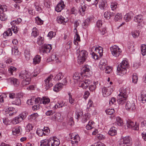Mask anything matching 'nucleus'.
<instances>
[{
  "mask_svg": "<svg viewBox=\"0 0 146 146\" xmlns=\"http://www.w3.org/2000/svg\"><path fill=\"white\" fill-rule=\"evenodd\" d=\"M31 75L30 73L25 70H23L19 73V78L21 79H24L22 82V84L23 86H25L30 84L31 81Z\"/></svg>",
  "mask_w": 146,
  "mask_h": 146,
  "instance_id": "1",
  "label": "nucleus"
},
{
  "mask_svg": "<svg viewBox=\"0 0 146 146\" xmlns=\"http://www.w3.org/2000/svg\"><path fill=\"white\" fill-rule=\"evenodd\" d=\"M129 64L128 62L126 60H123L117 67V74L121 76H122L125 74L127 72Z\"/></svg>",
  "mask_w": 146,
  "mask_h": 146,
  "instance_id": "2",
  "label": "nucleus"
},
{
  "mask_svg": "<svg viewBox=\"0 0 146 146\" xmlns=\"http://www.w3.org/2000/svg\"><path fill=\"white\" fill-rule=\"evenodd\" d=\"M90 54L92 58L95 60H98L103 54V48L100 46L96 47H93L91 49Z\"/></svg>",
  "mask_w": 146,
  "mask_h": 146,
  "instance_id": "3",
  "label": "nucleus"
},
{
  "mask_svg": "<svg viewBox=\"0 0 146 146\" xmlns=\"http://www.w3.org/2000/svg\"><path fill=\"white\" fill-rule=\"evenodd\" d=\"M77 52L79 53L78 61L80 64H82L85 62L88 57V52L86 50H77Z\"/></svg>",
  "mask_w": 146,
  "mask_h": 146,
  "instance_id": "4",
  "label": "nucleus"
},
{
  "mask_svg": "<svg viewBox=\"0 0 146 146\" xmlns=\"http://www.w3.org/2000/svg\"><path fill=\"white\" fill-rule=\"evenodd\" d=\"M121 141L119 143V146H131L132 145V139L129 136H122Z\"/></svg>",
  "mask_w": 146,
  "mask_h": 146,
  "instance_id": "5",
  "label": "nucleus"
},
{
  "mask_svg": "<svg viewBox=\"0 0 146 146\" xmlns=\"http://www.w3.org/2000/svg\"><path fill=\"white\" fill-rule=\"evenodd\" d=\"M27 113L25 112H23L19 114L13 119L12 121V123L14 124H16L21 122L27 117Z\"/></svg>",
  "mask_w": 146,
  "mask_h": 146,
  "instance_id": "6",
  "label": "nucleus"
},
{
  "mask_svg": "<svg viewBox=\"0 0 146 146\" xmlns=\"http://www.w3.org/2000/svg\"><path fill=\"white\" fill-rule=\"evenodd\" d=\"M110 50L112 55L115 57H118L121 52V49L118 46L114 45L110 48Z\"/></svg>",
  "mask_w": 146,
  "mask_h": 146,
  "instance_id": "7",
  "label": "nucleus"
},
{
  "mask_svg": "<svg viewBox=\"0 0 146 146\" xmlns=\"http://www.w3.org/2000/svg\"><path fill=\"white\" fill-rule=\"evenodd\" d=\"M90 67L87 65H84L81 70V72L83 74H85L86 76L88 77H90L92 74L90 70Z\"/></svg>",
  "mask_w": 146,
  "mask_h": 146,
  "instance_id": "8",
  "label": "nucleus"
},
{
  "mask_svg": "<svg viewBox=\"0 0 146 146\" xmlns=\"http://www.w3.org/2000/svg\"><path fill=\"white\" fill-rule=\"evenodd\" d=\"M50 146H58L60 143L59 139L56 137H53L49 138Z\"/></svg>",
  "mask_w": 146,
  "mask_h": 146,
  "instance_id": "9",
  "label": "nucleus"
},
{
  "mask_svg": "<svg viewBox=\"0 0 146 146\" xmlns=\"http://www.w3.org/2000/svg\"><path fill=\"white\" fill-rule=\"evenodd\" d=\"M52 76L50 75L44 80L45 86L46 90L48 89L53 86V84L52 82Z\"/></svg>",
  "mask_w": 146,
  "mask_h": 146,
  "instance_id": "10",
  "label": "nucleus"
},
{
  "mask_svg": "<svg viewBox=\"0 0 146 146\" xmlns=\"http://www.w3.org/2000/svg\"><path fill=\"white\" fill-rule=\"evenodd\" d=\"M91 81L88 79H85L82 81H80L79 86L82 87L83 89H86L90 84Z\"/></svg>",
  "mask_w": 146,
  "mask_h": 146,
  "instance_id": "11",
  "label": "nucleus"
},
{
  "mask_svg": "<svg viewBox=\"0 0 146 146\" xmlns=\"http://www.w3.org/2000/svg\"><path fill=\"white\" fill-rule=\"evenodd\" d=\"M113 91V90L111 89V86L108 87H104L102 88V94L104 97L110 95Z\"/></svg>",
  "mask_w": 146,
  "mask_h": 146,
  "instance_id": "12",
  "label": "nucleus"
},
{
  "mask_svg": "<svg viewBox=\"0 0 146 146\" xmlns=\"http://www.w3.org/2000/svg\"><path fill=\"white\" fill-rule=\"evenodd\" d=\"M126 122L127 126L128 128L134 130L137 129L138 125L136 123H134L133 121L129 119L127 120Z\"/></svg>",
  "mask_w": 146,
  "mask_h": 146,
  "instance_id": "13",
  "label": "nucleus"
},
{
  "mask_svg": "<svg viewBox=\"0 0 146 146\" xmlns=\"http://www.w3.org/2000/svg\"><path fill=\"white\" fill-rule=\"evenodd\" d=\"M125 108L128 111H133L135 109V104L133 101L127 102L126 104Z\"/></svg>",
  "mask_w": 146,
  "mask_h": 146,
  "instance_id": "14",
  "label": "nucleus"
},
{
  "mask_svg": "<svg viewBox=\"0 0 146 146\" xmlns=\"http://www.w3.org/2000/svg\"><path fill=\"white\" fill-rule=\"evenodd\" d=\"M65 6L63 1H61L55 7V10L57 12H60L63 9Z\"/></svg>",
  "mask_w": 146,
  "mask_h": 146,
  "instance_id": "15",
  "label": "nucleus"
},
{
  "mask_svg": "<svg viewBox=\"0 0 146 146\" xmlns=\"http://www.w3.org/2000/svg\"><path fill=\"white\" fill-rule=\"evenodd\" d=\"M80 137L77 135L72 138L71 141L72 144L74 145L73 146H76L77 145L78 143L80 141Z\"/></svg>",
  "mask_w": 146,
  "mask_h": 146,
  "instance_id": "16",
  "label": "nucleus"
},
{
  "mask_svg": "<svg viewBox=\"0 0 146 146\" xmlns=\"http://www.w3.org/2000/svg\"><path fill=\"white\" fill-rule=\"evenodd\" d=\"M107 65V62L106 60L105 59H102L100 62L99 66L101 70L104 69L106 66Z\"/></svg>",
  "mask_w": 146,
  "mask_h": 146,
  "instance_id": "17",
  "label": "nucleus"
},
{
  "mask_svg": "<svg viewBox=\"0 0 146 146\" xmlns=\"http://www.w3.org/2000/svg\"><path fill=\"white\" fill-rule=\"evenodd\" d=\"M139 100L143 103H146V92L142 91L141 92V95L138 97Z\"/></svg>",
  "mask_w": 146,
  "mask_h": 146,
  "instance_id": "18",
  "label": "nucleus"
},
{
  "mask_svg": "<svg viewBox=\"0 0 146 146\" xmlns=\"http://www.w3.org/2000/svg\"><path fill=\"white\" fill-rule=\"evenodd\" d=\"M22 131V128L21 127L16 126L13 128L12 133L13 135H15L20 133Z\"/></svg>",
  "mask_w": 146,
  "mask_h": 146,
  "instance_id": "19",
  "label": "nucleus"
},
{
  "mask_svg": "<svg viewBox=\"0 0 146 146\" xmlns=\"http://www.w3.org/2000/svg\"><path fill=\"white\" fill-rule=\"evenodd\" d=\"M119 92L120 93L118 95V96H121L127 98V94L126 88H121L119 90Z\"/></svg>",
  "mask_w": 146,
  "mask_h": 146,
  "instance_id": "20",
  "label": "nucleus"
},
{
  "mask_svg": "<svg viewBox=\"0 0 146 146\" xmlns=\"http://www.w3.org/2000/svg\"><path fill=\"white\" fill-rule=\"evenodd\" d=\"M107 7V4L106 1L102 0L100 2L99 7L102 10H106Z\"/></svg>",
  "mask_w": 146,
  "mask_h": 146,
  "instance_id": "21",
  "label": "nucleus"
},
{
  "mask_svg": "<svg viewBox=\"0 0 146 146\" xmlns=\"http://www.w3.org/2000/svg\"><path fill=\"white\" fill-rule=\"evenodd\" d=\"M133 13L132 12H130L126 13L124 17V19L125 21L128 22L133 18Z\"/></svg>",
  "mask_w": 146,
  "mask_h": 146,
  "instance_id": "22",
  "label": "nucleus"
},
{
  "mask_svg": "<svg viewBox=\"0 0 146 146\" xmlns=\"http://www.w3.org/2000/svg\"><path fill=\"white\" fill-rule=\"evenodd\" d=\"M57 21L59 24H62L64 25L67 22V20H65V18L61 16H59L57 17Z\"/></svg>",
  "mask_w": 146,
  "mask_h": 146,
  "instance_id": "23",
  "label": "nucleus"
},
{
  "mask_svg": "<svg viewBox=\"0 0 146 146\" xmlns=\"http://www.w3.org/2000/svg\"><path fill=\"white\" fill-rule=\"evenodd\" d=\"M127 98L121 96H117V102L119 104L123 105L125 102Z\"/></svg>",
  "mask_w": 146,
  "mask_h": 146,
  "instance_id": "24",
  "label": "nucleus"
},
{
  "mask_svg": "<svg viewBox=\"0 0 146 146\" xmlns=\"http://www.w3.org/2000/svg\"><path fill=\"white\" fill-rule=\"evenodd\" d=\"M65 105V103L62 101H58L57 103L54 106L53 109L55 110L58 108H62Z\"/></svg>",
  "mask_w": 146,
  "mask_h": 146,
  "instance_id": "25",
  "label": "nucleus"
},
{
  "mask_svg": "<svg viewBox=\"0 0 146 146\" xmlns=\"http://www.w3.org/2000/svg\"><path fill=\"white\" fill-rule=\"evenodd\" d=\"M40 146H50L49 139L42 140L40 141Z\"/></svg>",
  "mask_w": 146,
  "mask_h": 146,
  "instance_id": "26",
  "label": "nucleus"
},
{
  "mask_svg": "<svg viewBox=\"0 0 146 146\" xmlns=\"http://www.w3.org/2000/svg\"><path fill=\"white\" fill-rule=\"evenodd\" d=\"M41 60V57L39 55H36L33 59V64L36 65L39 63Z\"/></svg>",
  "mask_w": 146,
  "mask_h": 146,
  "instance_id": "27",
  "label": "nucleus"
},
{
  "mask_svg": "<svg viewBox=\"0 0 146 146\" xmlns=\"http://www.w3.org/2000/svg\"><path fill=\"white\" fill-rule=\"evenodd\" d=\"M91 19L90 18H87L85 20V21L82 24V26L84 29L86 28L89 25L90 22L91 21Z\"/></svg>",
  "mask_w": 146,
  "mask_h": 146,
  "instance_id": "28",
  "label": "nucleus"
},
{
  "mask_svg": "<svg viewBox=\"0 0 146 146\" xmlns=\"http://www.w3.org/2000/svg\"><path fill=\"white\" fill-rule=\"evenodd\" d=\"M114 127H111L108 132V133L111 136H113L117 134V131Z\"/></svg>",
  "mask_w": 146,
  "mask_h": 146,
  "instance_id": "29",
  "label": "nucleus"
},
{
  "mask_svg": "<svg viewBox=\"0 0 146 146\" xmlns=\"http://www.w3.org/2000/svg\"><path fill=\"white\" fill-rule=\"evenodd\" d=\"M143 18L142 15H138L135 16L134 19V20L137 23H139L142 21Z\"/></svg>",
  "mask_w": 146,
  "mask_h": 146,
  "instance_id": "30",
  "label": "nucleus"
},
{
  "mask_svg": "<svg viewBox=\"0 0 146 146\" xmlns=\"http://www.w3.org/2000/svg\"><path fill=\"white\" fill-rule=\"evenodd\" d=\"M87 9V6L84 5L82 6L79 9V12L81 15L83 16L84 15L85 12L86 11Z\"/></svg>",
  "mask_w": 146,
  "mask_h": 146,
  "instance_id": "31",
  "label": "nucleus"
},
{
  "mask_svg": "<svg viewBox=\"0 0 146 146\" xmlns=\"http://www.w3.org/2000/svg\"><path fill=\"white\" fill-rule=\"evenodd\" d=\"M123 16L121 13H117L115 15L114 20L115 21H120L122 18Z\"/></svg>",
  "mask_w": 146,
  "mask_h": 146,
  "instance_id": "32",
  "label": "nucleus"
},
{
  "mask_svg": "<svg viewBox=\"0 0 146 146\" xmlns=\"http://www.w3.org/2000/svg\"><path fill=\"white\" fill-rule=\"evenodd\" d=\"M10 81L11 83L16 86H18L19 84V82L18 80L15 78H12L10 79Z\"/></svg>",
  "mask_w": 146,
  "mask_h": 146,
  "instance_id": "33",
  "label": "nucleus"
},
{
  "mask_svg": "<svg viewBox=\"0 0 146 146\" xmlns=\"http://www.w3.org/2000/svg\"><path fill=\"white\" fill-rule=\"evenodd\" d=\"M41 103L44 104H48L50 102V100L48 98L46 97H43L41 99Z\"/></svg>",
  "mask_w": 146,
  "mask_h": 146,
  "instance_id": "34",
  "label": "nucleus"
},
{
  "mask_svg": "<svg viewBox=\"0 0 146 146\" xmlns=\"http://www.w3.org/2000/svg\"><path fill=\"white\" fill-rule=\"evenodd\" d=\"M50 57L51 61H55L57 63L60 62V60L56 56L55 54H52Z\"/></svg>",
  "mask_w": 146,
  "mask_h": 146,
  "instance_id": "35",
  "label": "nucleus"
},
{
  "mask_svg": "<svg viewBox=\"0 0 146 146\" xmlns=\"http://www.w3.org/2000/svg\"><path fill=\"white\" fill-rule=\"evenodd\" d=\"M38 29L36 27L33 28L32 29V32L31 33V36L35 37L37 36L38 35L37 32Z\"/></svg>",
  "mask_w": 146,
  "mask_h": 146,
  "instance_id": "36",
  "label": "nucleus"
},
{
  "mask_svg": "<svg viewBox=\"0 0 146 146\" xmlns=\"http://www.w3.org/2000/svg\"><path fill=\"white\" fill-rule=\"evenodd\" d=\"M94 122L92 121H90L88 124L86 125V127L87 129L90 130L92 129L93 127V124Z\"/></svg>",
  "mask_w": 146,
  "mask_h": 146,
  "instance_id": "37",
  "label": "nucleus"
},
{
  "mask_svg": "<svg viewBox=\"0 0 146 146\" xmlns=\"http://www.w3.org/2000/svg\"><path fill=\"white\" fill-rule=\"evenodd\" d=\"M21 21L22 20L20 18H18L15 20H13L10 23L11 25H16L18 24L21 22Z\"/></svg>",
  "mask_w": 146,
  "mask_h": 146,
  "instance_id": "38",
  "label": "nucleus"
},
{
  "mask_svg": "<svg viewBox=\"0 0 146 146\" xmlns=\"http://www.w3.org/2000/svg\"><path fill=\"white\" fill-rule=\"evenodd\" d=\"M116 120L119 126H121L123 125V121L120 117H116Z\"/></svg>",
  "mask_w": 146,
  "mask_h": 146,
  "instance_id": "39",
  "label": "nucleus"
},
{
  "mask_svg": "<svg viewBox=\"0 0 146 146\" xmlns=\"http://www.w3.org/2000/svg\"><path fill=\"white\" fill-rule=\"evenodd\" d=\"M12 54L14 55H18L19 54V52L18 50L17 47V46H15L12 49Z\"/></svg>",
  "mask_w": 146,
  "mask_h": 146,
  "instance_id": "40",
  "label": "nucleus"
},
{
  "mask_svg": "<svg viewBox=\"0 0 146 146\" xmlns=\"http://www.w3.org/2000/svg\"><path fill=\"white\" fill-rule=\"evenodd\" d=\"M141 50L142 55L144 56L146 54V45L142 44L141 46Z\"/></svg>",
  "mask_w": 146,
  "mask_h": 146,
  "instance_id": "41",
  "label": "nucleus"
},
{
  "mask_svg": "<svg viewBox=\"0 0 146 146\" xmlns=\"http://www.w3.org/2000/svg\"><path fill=\"white\" fill-rule=\"evenodd\" d=\"M64 75L61 72H60L57 74L55 78V79L56 80L59 81L61 80L63 77Z\"/></svg>",
  "mask_w": 146,
  "mask_h": 146,
  "instance_id": "42",
  "label": "nucleus"
},
{
  "mask_svg": "<svg viewBox=\"0 0 146 146\" xmlns=\"http://www.w3.org/2000/svg\"><path fill=\"white\" fill-rule=\"evenodd\" d=\"M7 10L6 6L4 5H0V14L3 13H5Z\"/></svg>",
  "mask_w": 146,
  "mask_h": 146,
  "instance_id": "43",
  "label": "nucleus"
},
{
  "mask_svg": "<svg viewBox=\"0 0 146 146\" xmlns=\"http://www.w3.org/2000/svg\"><path fill=\"white\" fill-rule=\"evenodd\" d=\"M98 82H94L93 85H91L89 86V89L91 91H93L95 90L96 88V85L98 84Z\"/></svg>",
  "mask_w": 146,
  "mask_h": 146,
  "instance_id": "44",
  "label": "nucleus"
},
{
  "mask_svg": "<svg viewBox=\"0 0 146 146\" xmlns=\"http://www.w3.org/2000/svg\"><path fill=\"white\" fill-rule=\"evenodd\" d=\"M117 7V2H112L111 3L110 7L112 10H115Z\"/></svg>",
  "mask_w": 146,
  "mask_h": 146,
  "instance_id": "45",
  "label": "nucleus"
},
{
  "mask_svg": "<svg viewBox=\"0 0 146 146\" xmlns=\"http://www.w3.org/2000/svg\"><path fill=\"white\" fill-rule=\"evenodd\" d=\"M138 78L136 74H133L132 75V81L133 83L134 84L137 83L138 81Z\"/></svg>",
  "mask_w": 146,
  "mask_h": 146,
  "instance_id": "46",
  "label": "nucleus"
},
{
  "mask_svg": "<svg viewBox=\"0 0 146 146\" xmlns=\"http://www.w3.org/2000/svg\"><path fill=\"white\" fill-rule=\"evenodd\" d=\"M81 75L78 73L76 72L74 74L73 78L74 80H78L80 79Z\"/></svg>",
  "mask_w": 146,
  "mask_h": 146,
  "instance_id": "47",
  "label": "nucleus"
},
{
  "mask_svg": "<svg viewBox=\"0 0 146 146\" xmlns=\"http://www.w3.org/2000/svg\"><path fill=\"white\" fill-rule=\"evenodd\" d=\"M11 29H9L3 33L4 36H11L12 35V33L11 31Z\"/></svg>",
  "mask_w": 146,
  "mask_h": 146,
  "instance_id": "48",
  "label": "nucleus"
},
{
  "mask_svg": "<svg viewBox=\"0 0 146 146\" xmlns=\"http://www.w3.org/2000/svg\"><path fill=\"white\" fill-rule=\"evenodd\" d=\"M35 23L38 25H41L43 24V21L38 17L35 18Z\"/></svg>",
  "mask_w": 146,
  "mask_h": 146,
  "instance_id": "49",
  "label": "nucleus"
},
{
  "mask_svg": "<svg viewBox=\"0 0 146 146\" xmlns=\"http://www.w3.org/2000/svg\"><path fill=\"white\" fill-rule=\"evenodd\" d=\"M43 37L39 36L37 39V43L39 45H41L44 43Z\"/></svg>",
  "mask_w": 146,
  "mask_h": 146,
  "instance_id": "50",
  "label": "nucleus"
},
{
  "mask_svg": "<svg viewBox=\"0 0 146 146\" xmlns=\"http://www.w3.org/2000/svg\"><path fill=\"white\" fill-rule=\"evenodd\" d=\"M68 94L69 96V103L71 104H73V103H74L75 101L74 99L72 98V96L71 95L70 92H68Z\"/></svg>",
  "mask_w": 146,
  "mask_h": 146,
  "instance_id": "51",
  "label": "nucleus"
},
{
  "mask_svg": "<svg viewBox=\"0 0 146 146\" xmlns=\"http://www.w3.org/2000/svg\"><path fill=\"white\" fill-rule=\"evenodd\" d=\"M7 19V16L5 13H3L0 14V19L2 21H5Z\"/></svg>",
  "mask_w": 146,
  "mask_h": 146,
  "instance_id": "52",
  "label": "nucleus"
},
{
  "mask_svg": "<svg viewBox=\"0 0 146 146\" xmlns=\"http://www.w3.org/2000/svg\"><path fill=\"white\" fill-rule=\"evenodd\" d=\"M74 39L75 42H74V43L76 45H77L76 42V41H80V36L78 34V33L77 32L76 33V34L75 35Z\"/></svg>",
  "mask_w": 146,
  "mask_h": 146,
  "instance_id": "53",
  "label": "nucleus"
},
{
  "mask_svg": "<svg viewBox=\"0 0 146 146\" xmlns=\"http://www.w3.org/2000/svg\"><path fill=\"white\" fill-rule=\"evenodd\" d=\"M105 111L107 114L111 115L114 112V110L113 109H108L106 110Z\"/></svg>",
  "mask_w": 146,
  "mask_h": 146,
  "instance_id": "54",
  "label": "nucleus"
},
{
  "mask_svg": "<svg viewBox=\"0 0 146 146\" xmlns=\"http://www.w3.org/2000/svg\"><path fill=\"white\" fill-rule=\"evenodd\" d=\"M25 56L27 60H29L30 58V51L29 50L26 49L25 51Z\"/></svg>",
  "mask_w": 146,
  "mask_h": 146,
  "instance_id": "55",
  "label": "nucleus"
},
{
  "mask_svg": "<svg viewBox=\"0 0 146 146\" xmlns=\"http://www.w3.org/2000/svg\"><path fill=\"white\" fill-rule=\"evenodd\" d=\"M39 115L37 113H34L31 114L29 117V119L31 120H34L38 117Z\"/></svg>",
  "mask_w": 146,
  "mask_h": 146,
  "instance_id": "56",
  "label": "nucleus"
},
{
  "mask_svg": "<svg viewBox=\"0 0 146 146\" xmlns=\"http://www.w3.org/2000/svg\"><path fill=\"white\" fill-rule=\"evenodd\" d=\"M17 68L13 66H11L8 68L9 72L11 74H13V72L16 71Z\"/></svg>",
  "mask_w": 146,
  "mask_h": 146,
  "instance_id": "57",
  "label": "nucleus"
},
{
  "mask_svg": "<svg viewBox=\"0 0 146 146\" xmlns=\"http://www.w3.org/2000/svg\"><path fill=\"white\" fill-rule=\"evenodd\" d=\"M44 131L42 129H38L36 131V133L40 136H42L44 135Z\"/></svg>",
  "mask_w": 146,
  "mask_h": 146,
  "instance_id": "58",
  "label": "nucleus"
},
{
  "mask_svg": "<svg viewBox=\"0 0 146 146\" xmlns=\"http://www.w3.org/2000/svg\"><path fill=\"white\" fill-rule=\"evenodd\" d=\"M42 130L44 131V135H47L50 132L49 129L47 127H44Z\"/></svg>",
  "mask_w": 146,
  "mask_h": 146,
  "instance_id": "59",
  "label": "nucleus"
},
{
  "mask_svg": "<svg viewBox=\"0 0 146 146\" xmlns=\"http://www.w3.org/2000/svg\"><path fill=\"white\" fill-rule=\"evenodd\" d=\"M12 26V30L13 31V32L15 33H17L19 30V28L17 27L15 25H13Z\"/></svg>",
  "mask_w": 146,
  "mask_h": 146,
  "instance_id": "60",
  "label": "nucleus"
},
{
  "mask_svg": "<svg viewBox=\"0 0 146 146\" xmlns=\"http://www.w3.org/2000/svg\"><path fill=\"white\" fill-rule=\"evenodd\" d=\"M7 97V96L6 94H3L0 96V102H4V99Z\"/></svg>",
  "mask_w": 146,
  "mask_h": 146,
  "instance_id": "61",
  "label": "nucleus"
},
{
  "mask_svg": "<svg viewBox=\"0 0 146 146\" xmlns=\"http://www.w3.org/2000/svg\"><path fill=\"white\" fill-rule=\"evenodd\" d=\"M44 47L45 49L48 50V52H50L52 49L51 45L50 44L44 45Z\"/></svg>",
  "mask_w": 146,
  "mask_h": 146,
  "instance_id": "62",
  "label": "nucleus"
},
{
  "mask_svg": "<svg viewBox=\"0 0 146 146\" xmlns=\"http://www.w3.org/2000/svg\"><path fill=\"white\" fill-rule=\"evenodd\" d=\"M21 100L20 98H17L15 101V104L19 106L21 104Z\"/></svg>",
  "mask_w": 146,
  "mask_h": 146,
  "instance_id": "63",
  "label": "nucleus"
},
{
  "mask_svg": "<svg viewBox=\"0 0 146 146\" xmlns=\"http://www.w3.org/2000/svg\"><path fill=\"white\" fill-rule=\"evenodd\" d=\"M132 33L133 37L135 38L138 37L139 35V32L137 31L132 32Z\"/></svg>",
  "mask_w": 146,
  "mask_h": 146,
  "instance_id": "64",
  "label": "nucleus"
}]
</instances>
